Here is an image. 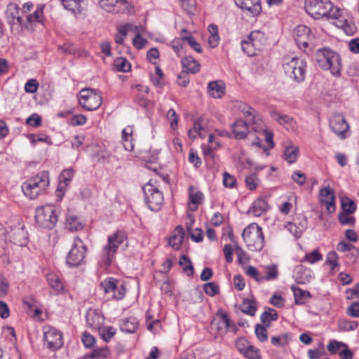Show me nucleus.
<instances>
[{"label": "nucleus", "instance_id": "603ef678", "mask_svg": "<svg viewBox=\"0 0 359 359\" xmlns=\"http://www.w3.org/2000/svg\"><path fill=\"white\" fill-rule=\"evenodd\" d=\"M311 34L304 35L300 38L296 39L295 41L297 45L300 49H303L304 51L306 48H309L310 45L312 44Z\"/></svg>", "mask_w": 359, "mask_h": 359}, {"label": "nucleus", "instance_id": "c85d7f7f", "mask_svg": "<svg viewBox=\"0 0 359 359\" xmlns=\"http://www.w3.org/2000/svg\"><path fill=\"white\" fill-rule=\"evenodd\" d=\"M204 127L203 126V119L201 118H198L194 124L193 128L189 130L188 135L190 139L195 140L198 135L201 137H205Z\"/></svg>", "mask_w": 359, "mask_h": 359}, {"label": "nucleus", "instance_id": "3c124183", "mask_svg": "<svg viewBox=\"0 0 359 359\" xmlns=\"http://www.w3.org/2000/svg\"><path fill=\"white\" fill-rule=\"evenodd\" d=\"M203 290L208 295L214 297L219 293V287L214 282H209L203 285Z\"/></svg>", "mask_w": 359, "mask_h": 359}, {"label": "nucleus", "instance_id": "4468645a", "mask_svg": "<svg viewBox=\"0 0 359 359\" xmlns=\"http://www.w3.org/2000/svg\"><path fill=\"white\" fill-rule=\"evenodd\" d=\"M100 7L109 13H125L128 8L126 0H99Z\"/></svg>", "mask_w": 359, "mask_h": 359}, {"label": "nucleus", "instance_id": "bf43d9fd", "mask_svg": "<svg viewBox=\"0 0 359 359\" xmlns=\"http://www.w3.org/2000/svg\"><path fill=\"white\" fill-rule=\"evenodd\" d=\"M289 338L288 334H284L283 336H274L271 339V344L276 346H284L287 344Z\"/></svg>", "mask_w": 359, "mask_h": 359}, {"label": "nucleus", "instance_id": "b1692460", "mask_svg": "<svg viewBox=\"0 0 359 359\" xmlns=\"http://www.w3.org/2000/svg\"><path fill=\"white\" fill-rule=\"evenodd\" d=\"M254 32H251L246 39L242 40L241 46L243 51L248 56H254L256 54Z\"/></svg>", "mask_w": 359, "mask_h": 359}, {"label": "nucleus", "instance_id": "c9c22d12", "mask_svg": "<svg viewBox=\"0 0 359 359\" xmlns=\"http://www.w3.org/2000/svg\"><path fill=\"white\" fill-rule=\"evenodd\" d=\"M298 155L299 149L294 146L287 147L283 153L284 159L289 163L296 162Z\"/></svg>", "mask_w": 359, "mask_h": 359}, {"label": "nucleus", "instance_id": "bb28decb", "mask_svg": "<svg viewBox=\"0 0 359 359\" xmlns=\"http://www.w3.org/2000/svg\"><path fill=\"white\" fill-rule=\"evenodd\" d=\"M277 311L271 308H266L265 311L261 314L260 320L266 327H270L271 321H275L278 319Z\"/></svg>", "mask_w": 359, "mask_h": 359}, {"label": "nucleus", "instance_id": "37998d69", "mask_svg": "<svg viewBox=\"0 0 359 359\" xmlns=\"http://www.w3.org/2000/svg\"><path fill=\"white\" fill-rule=\"evenodd\" d=\"M86 319L90 327L96 328L100 325V316L95 311L90 310L86 314Z\"/></svg>", "mask_w": 359, "mask_h": 359}, {"label": "nucleus", "instance_id": "13d9d810", "mask_svg": "<svg viewBox=\"0 0 359 359\" xmlns=\"http://www.w3.org/2000/svg\"><path fill=\"white\" fill-rule=\"evenodd\" d=\"M278 272L276 265H270L266 267V276H264L265 280H272L278 278Z\"/></svg>", "mask_w": 359, "mask_h": 359}, {"label": "nucleus", "instance_id": "7c9ffc66", "mask_svg": "<svg viewBox=\"0 0 359 359\" xmlns=\"http://www.w3.org/2000/svg\"><path fill=\"white\" fill-rule=\"evenodd\" d=\"M241 310L245 314L254 316L257 311V303L255 300L245 299L241 304Z\"/></svg>", "mask_w": 359, "mask_h": 359}, {"label": "nucleus", "instance_id": "f257e3e1", "mask_svg": "<svg viewBox=\"0 0 359 359\" xmlns=\"http://www.w3.org/2000/svg\"><path fill=\"white\" fill-rule=\"evenodd\" d=\"M306 12L315 19H339L341 11L334 7L329 0H306Z\"/></svg>", "mask_w": 359, "mask_h": 359}, {"label": "nucleus", "instance_id": "c756f323", "mask_svg": "<svg viewBox=\"0 0 359 359\" xmlns=\"http://www.w3.org/2000/svg\"><path fill=\"white\" fill-rule=\"evenodd\" d=\"M133 127L128 126L122 131V141L126 150L132 151L133 149V144H132V134Z\"/></svg>", "mask_w": 359, "mask_h": 359}, {"label": "nucleus", "instance_id": "338daca9", "mask_svg": "<svg viewBox=\"0 0 359 359\" xmlns=\"http://www.w3.org/2000/svg\"><path fill=\"white\" fill-rule=\"evenodd\" d=\"M39 83L36 79L28 80L25 85V90L27 93H34L37 91Z\"/></svg>", "mask_w": 359, "mask_h": 359}, {"label": "nucleus", "instance_id": "412c9836", "mask_svg": "<svg viewBox=\"0 0 359 359\" xmlns=\"http://www.w3.org/2000/svg\"><path fill=\"white\" fill-rule=\"evenodd\" d=\"M74 175V170L72 168L64 170L59 176V184L57 191H64L69 186Z\"/></svg>", "mask_w": 359, "mask_h": 359}, {"label": "nucleus", "instance_id": "c03bdc74", "mask_svg": "<svg viewBox=\"0 0 359 359\" xmlns=\"http://www.w3.org/2000/svg\"><path fill=\"white\" fill-rule=\"evenodd\" d=\"M189 194L190 202L195 205L194 208H191V209L192 210H196L197 208V205L201 203L203 198V194L201 191H195L194 187H189Z\"/></svg>", "mask_w": 359, "mask_h": 359}, {"label": "nucleus", "instance_id": "774afa93", "mask_svg": "<svg viewBox=\"0 0 359 359\" xmlns=\"http://www.w3.org/2000/svg\"><path fill=\"white\" fill-rule=\"evenodd\" d=\"M346 313L351 317H359V302H355L352 303L347 309Z\"/></svg>", "mask_w": 359, "mask_h": 359}, {"label": "nucleus", "instance_id": "4be33fe9", "mask_svg": "<svg viewBox=\"0 0 359 359\" xmlns=\"http://www.w3.org/2000/svg\"><path fill=\"white\" fill-rule=\"evenodd\" d=\"M269 208L268 202L264 198H257L254 201L252 205L249 210V212L256 217L261 216Z\"/></svg>", "mask_w": 359, "mask_h": 359}, {"label": "nucleus", "instance_id": "680f3d73", "mask_svg": "<svg viewBox=\"0 0 359 359\" xmlns=\"http://www.w3.org/2000/svg\"><path fill=\"white\" fill-rule=\"evenodd\" d=\"M322 259V255L317 250H313L311 253L306 254L304 257V259L311 264H313Z\"/></svg>", "mask_w": 359, "mask_h": 359}, {"label": "nucleus", "instance_id": "864d4df0", "mask_svg": "<svg viewBox=\"0 0 359 359\" xmlns=\"http://www.w3.org/2000/svg\"><path fill=\"white\" fill-rule=\"evenodd\" d=\"M245 186L249 190H255L257 187L259 182L257 174L252 173L245 177Z\"/></svg>", "mask_w": 359, "mask_h": 359}, {"label": "nucleus", "instance_id": "052dcab7", "mask_svg": "<svg viewBox=\"0 0 359 359\" xmlns=\"http://www.w3.org/2000/svg\"><path fill=\"white\" fill-rule=\"evenodd\" d=\"M223 184L228 188H233L236 184V180L233 175L227 172L223 173Z\"/></svg>", "mask_w": 359, "mask_h": 359}, {"label": "nucleus", "instance_id": "20e7f679", "mask_svg": "<svg viewBox=\"0 0 359 359\" xmlns=\"http://www.w3.org/2000/svg\"><path fill=\"white\" fill-rule=\"evenodd\" d=\"M60 208L52 204H47L37 208L35 211V221L39 226L48 229H53L57 221Z\"/></svg>", "mask_w": 359, "mask_h": 359}, {"label": "nucleus", "instance_id": "6ab92c4d", "mask_svg": "<svg viewBox=\"0 0 359 359\" xmlns=\"http://www.w3.org/2000/svg\"><path fill=\"white\" fill-rule=\"evenodd\" d=\"M182 66L184 70L187 74H196L199 72L201 65L199 62L196 60L192 56H186L181 60Z\"/></svg>", "mask_w": 359, "mask_h": 359}, {"label": "nucleus", "instance_id": "dca6fc26", "mask_svg": "<svg viewBox=\"0 0 359 359\" xmlns=\"http://www.w3.org/2000/svg\"><path fill=\"white\" fill-rule=\"evenodd\" d=\"M294 278L298 284L309 283L312 278V271L302 265L297 266L294 271Z\"/></svg>", "mask_w": 359, "mask_h": 359}, {"label": "nucleus", "instance_id": "aec40b11", "mask_svg": "<svg viewBox=\"0 0 359 359\" xmlns=\"http://www.w3.org/2000/svg\"><path fill=\"white\" fill-rule=\"evenodd\" d=\"M208 91L214 98H221L225 93L224 84L221 81H210L208 85Z\"/></svg>", "mask_w": 359, "mask_h": 359}, {"label": "nucleus", "instance_id": "a19ab883", "mask_svg": "<svg viewBox=\"0 0 359 359\" xmlns=\"http://www.w3.org/2000/svg\"><path fill=\"white\" fill-rule=\"evenodd\" d=\"M341 205L344 212L346 214H353L356 210L355 202L346 196L341 198Z\"/></svg>", "mask_w": 359, "mask_h": 359}, {"label": "nucleus", "instance_id": "a211bd4d", "mask_svg": "<svg viewBox=\"0 0 359 359\" xmlns=\"http://www.w3.org/2000/svg\"><path fill=\"white\" fill-rule=\"evenodd\" d=\"M9 237L11 241L16 245L24 246L27 243V233L23 228L13 229Z\"/></svg>", "mask_w": 359, "mask_h": 359}, {"label": "nucleus", "instance_id": "ea45409f", "mask_svg": "<svg viewBox=\"0 0 359 359\" xmlns=\"http://www.w3.org/2000/svg\"><path fill=\"white\" fill-rule=\"evenodd\" d=\"M358 326L356 321L339 319L338 320V327L339 331L348 332L355 330Z\"/></svg>", "mask_w": 359, "mask_h": 359}, {"label": "nucleus", "instance_id": "9d476101", "mask_svg": "<svg viewBox=\"0 0 359 359\" xmlns=\"http://www.w3.org/2000/svg\"><path fill=\"white\" fill-rule=\"evenodd\" d=\"M86 252L87 247L83 241L80 238L76 237L67 256V264L72 267L79 266L83 262Z\"/></svg>", "mask_w": 359, "mask_h": 359}, {"label": "nucleus", "instance_id": "e2e57ef3", "mask_svg": "<svg viewBox=\"0 0 359 359\" xmlns=\"http://www.w3.org/2000/svg\"><path fill=\"white\" fill-rule=\"evenodd\" d=\"M116 334V329L112 326L104 327L101 335L104 341H109Z\"/></svg>", "mask_w": 359, "mask_h": 359}, {"label": "nucleus", "instance_id": "6e6552de", "mask_svg": "<svg viewBox=\"0 0 359 359\" xmlns=\"http://www.w3.org/2000/svg\"><path fill=\"white\" fill-rule=\"evenodd\" d=\"M142 189L144 202L148 208L156 212L161 210L164 201L163 194L151 183V180L147 183Z\"/></svg>", "mask_w": 359, "mask_h": 359}, {"label": "nucleus", "instance_id": "4c0bfd02", "mask_svg": "<svg viewBox=\"0 0 359 359\" xmlns=\"http://www.w3.org/2000/svg\"><path fill=\"white\" fill-rule=\"evenodd\" d=\"M252 129L255 132L262 133V135L264 137L265 142L268 144L270 148H273L274 147V142L273 141V133L264 129L262 126V123L257 126H252Z\"/></svg>", "mask_w": 359, "mask_h": 359}, {"label": "nucleus", "instance_id": "a878e982", "mask_svg": "<svg viewBox=\"0 0 359 359\" xmlns=\"http://www.w3.org/2000/svg\"><path fill=\"white\" fill-rule=\"evenodd\" d=\"M20 13V8L19 6L14 3H10L7 7L6 11V18L7 22L13 26L15 25V17Z\"/></svg>", "mask_w": 359, "mask_h": 359}, {"label": "nucleus", "instance_id": "72a5a7b5", "mask_svg": "<svg viewBox=\"0 0 359 359\" xmlns=\"http://www.w3.org/2000/svg\"><path fill=\"white\" fill-rule=\"evenodd\" d=\"M306 219L305 217L303 218V223L302 226H298L296 223L294 222H289L286 227L287 228L288 231L296 238H299L301 237L303 231L306 228Z\"/></svg>", "mask_w": 359, "mask_h": 359}, {"label": "nucleus", "instance_id": "1a4fd4ad", "mask_svg": "<svg viewBox=\"0 0 359 359\" xmlns=\"http://www.w3.org/2000/svg\"><path fill=\"white\" fill-rule=\"evenodd\" d=\"M102 102V97L99 90L83 88L79 92V103L87 111L96 110Z\"/></svg>", "mask_w": 359, "mask_h": 359}, {"label": "nucleus", "instance_id": "49530a36", "mask_svg": "<svg viewBox=\"0 0 359 359\" xmlns=\"http://www.w3.org/2000/svg\"><path fill=\"white\" fill-rule=\"evenodd\" d=\"M114 66L118 72H127L130 70V63L123 57H118L114 61Z\"/></svg>", "mask_w": 359, "mask_h": 359}, {"label": "nucleus", "instance_id": "7ed1b4c3", "mask_svg": "<svg viewBox=\"0 0 359 359\" xmlns=\"http://www.w3.org/2000/svg\"><path fill=\"white\" fill-rule=\"evenodd\" d=\"M48 184V172L43 171L23 182L22 190L27 197L35 199L45 191Z\"/></svg>", "mask_w": 359, "mask_h": 359}, {"label": "nucleus", "instance_id": "e433bc0d", "mask_svg": "<svg viewBox=\"0 0 359 359\" xmlns=\"http://www.w3.org/2000/svg\"><path fill=\"white\" fill-rule=\"evenodd\" d=\"M44 6L40 5L37 7L34 13L29 14L27 16V22L33 27V25L37 22H41V18L43 15Z\"/></svg>", "mask_w": 359, "mask_h": 359}, {"label": "nucleus", "instance_id": "58836bf2", "mask_svg": "<svg viewBox=\"0 0 359 359\" xmlns=\"http://www.w3.org/2000/svg\"><path fill=\"white\" fill-rule=\"evenodd\" d=\"M109 350L108 347L104 346L102 348H97L92 351V352L86 355V358H95V359H105L109 355Z\"/></svg>", "mask_w": 359, "mask_h": 359}, {"label": "nucleus", "instance_id": "79ce46f5", "mask_svg": "<svg viewBox=\"0 0 359 359\" xmlns=\"http://www.w3.org/2000/svg\"><path fill=\"white\" fill-rule=\"evenodd\" d=\"M180 265L182 267L183 271L188 276H191L194 273V266L191 259L186 255H182L179 262Z\"/></svg>", "mask_w": 359, "mask_h": 359}, {"label": "nucleus", "instance_id": "9b49d317", "mask_svg": "<svg viewBox=\"0 0 359 359\" xmlns=\"http://www.w3.org/2000/svg\"><path fill=\"white\" fill-rule=\"evenodd\" d=\"M43 340L50 351H56L63 346L62 332L51 326L43 327Z\"/></svg>", "mask_w": 359, "mask_h": 359}, {"label": "nucleus", "instance_id": "f8f14e48", "mask_svg": "<svg viewBox=\"0 0 359 359\" xmlns=\"http://www.w3.org/2000/svg\"><path fill=\"white\" fill-rule=\"evenodd\" d=\"M101 287L105 293H112V298L116 300L122 299L126 293V287L123 284L118 285V280L114 278H109L103 280Z\"/></svg>", "mask_w": 359, "mask_h": 359}, {"label": "nucleus", "instance_id": "2f4dec72", "mask_svg": "<svg viewBox=\"0 0 359 359\" xmlns=\"http://www.w3.org/2000/svg\"><path fill=\"white\" fill-rule=\"evenodd\" d=\"M83 227L82 223L79 221L77 216L68 215L66 218V228L71 231H79Z\"/></svg>", "mask_w": 359, "mask_h": 359}, {"label": "nucleus", "instance_id": "4d7b16f0", "mask_svg": "<svg viewBox=\"0 0 359 359\" xmlns=\"http://www.w3.org/2000/svg\"><path fill=\"white\" fill-rule=\"evenodd\" d=\"M182 39L186 41L188 44L197 53H201L202 52V48L201 45L195 40L194 36L191 34L188 36H182Z\"/></svg>", "mask_w": 359, "mask_h": 359}, {"label": "nucleus", "instance_id": "f03ea898", "mask_svg": "<svg viewBox=\"0 0 359 359\" xmlns=\"http://www.w3.org/2000/svg\"><path fill=\"white\" fill-rule=\"evenodd\" d=\"M318 66L325 70L330 69L331 73L336 76L341 74V65L339 55L328 48L318 49L315 54Z\"/></svg>", "mask_w": 359, "mask_h": 359}, {"label": "nucleus", "instance_id": "2eb2a0df", "mask_svg": "<svg viewBox=\"0 0 359 359\" xmlns=\"http://www.w3.org/2000/svg\"><path fill=\"white\" fill-rule=\"evenodd\" d=\"M236 6L246 10L253 16H258L262 12L261 0H234Z\"/></svg>", "mask_w": 359, "mask_h": 359}, {"label": "nucleus", "instance_id": "0eeeda50", "mask_svg": "<svg viewBox=\"0 0 359 359\" xmlns=\"http://www.w3.org/2000/svg\"><path fill=\"white\" fill-rule=\"evenodd\" d=\"M306 67V62L297 57H294L290 61L283 64L285 74L297 83L304 80Z\"/></svg>", "mask_w": 359, "mask_h": 359}, {"label": "nucleus", "instance_id": "ddd939ff", "mask_svg": "<svg viewBox=\"0 0 359 359\" xmlns=\"http://www.w3.org/2000/svg\"><path fill=\"white\" fill-rule=\"evenodd\" d=\"M329 126L332 131L341 140L346 137L345 134L349 129V126L344 116L338 113L333 114L330 119Z\"/></svg>", "mask_w": 359, "mask_h": 359}, {"label": "nucleus", "instance_id": "f3484780", "mask_svg": "<svg viewBox=\"0 0 359 359\" xmlns=\"http://www.w3.org/2000/svg\"><path fill=\"white\" fill-rule=\"evenodd\" d=\"M250 124L242 120L236 121L232 126L234 137L237 140L245 139L249 133Z\"/></svg>", "mask_w": 359, "mask_h": 359}, {"label": "nucleus", "instance_id": "423d86ee", "mask_svg": "<svg viewBox=\"0 0 359 359\" xmlns=\"http://www.w3.org/2000/svg\"><path fill=\"white\" fill-rule=\"evenodd\" d=\"M242 237L249 250L260 251L264 247V237L261 226L252 223L244 229Z\"/></svg>", "mask_w": 359, "mask_h": 359}, {"label": "nucleus", "instance_id": "cd10ccee", "mask_svg": "<svg viewBox=\"0 0 359 359\" xmlns=\"http://www.w3.org/2000/svg\"><path fill=\"white\" fill-rule=\"evenodd\" d=\"M138 325V322L135 318H128L122 320L120 325V330L126 333H134Z\"/></svg>", "mask_w": 359, "mask_h": 359}, {"label": "nucleus", "instance_id": "473e14b6", "mask_svg": "<svg viewBox=\"0 0 359 359\" xmlns=\"http://www.w3.org/2000/svg\"><path fill=\"white\" fill-rule=\"evenodd\" d=\"M208 30L210 34L208 38V43L211 48H215L218 46L220 39L218 33V27L215 24H210L208 26Z\"/></svg>", "mask_w": 359, "mask_h": 359}, {"label": "nucleus", "instance_id": "39448f33", "mask_svg": "<svg viewBox=\"0 0 359 359\" xmlns=\"http://www.w3.org/2000/svg\"><path fill=\"white\" fill-rule=\"evenodd\" d=\"M127 241V233L124 231H117L109 236L107 244L103 248L101 260L107 266H109L113 260L117 249Z\"/></svg>", "mask_w": 359, "mask_h": 359}, {"label": "nucleus", "instance_id": "09e8293b", "mask_svg": "<svg viewBox=\"0 0 359 359\" xmlns=\"http://www.w3.org/2000/svg\"><path fill=\"white\" fill-rule=\"evenodd\" d=\"M47 280L50 286L57 291H60L63 288V285L61 280L54 273H49L47 276Z\"/></svg>", "mask_w": 359, "mask_h": 359}, {"label": "nucleus", "instance_id": "a18cd8bd", "mask_svg": "<svg viewBox=\"0 0 359 359\" xmlns=\"http://www.w3.org/2000/svg\"><path fill=\"white\" fill-rule=\"evenodd\" d=\"M243 111L246 118L250 117V119L248 121V123L250 125H253L252 126H257L262 123L261 119L256 117L255 115L253 114L254 109L252 107H247L246 109H243Z\"/></svg>", "mask_w": 359, "mask_h": 359}, {"label": "nucleus", "instance_id": "5701e85b", "mask_svg": "<svg viewBox=\"0 0 359 359\" xmlns=\"http://www.w3.org/2000/svg\"><path fill=\"white\" fill-rule=\"evenodd\" d=\"M217 316L221 318L218 322L217 330L219 334H223L230 327V319L227 313L222 309L217 311Z\"/></svg>", "mask_w": 359, "mask_h": 359}, {"label": "nucleus", "instance_id": "8fccbe9b", "mask_svg": "<svg viewBox=\"0 0 359 359\" xmlns=\"http://www.w3.org/2000/svg\"><path fill=\"white\" fill-rule=\"evenodd\" d=\"M269 327H266L265 325H262L259 324L256 325L255 332L257 337V339L261 341L264 342L268 339V333L266 331V328Z\"/></svg>", "mask_w": 359, "mask_h": 359}, {"label": "nucleus", "instance_id": "69168bd1", "mask_svg": "<svg viewBox=\"0 0 359 359\" xmlns=\"http://www.w3.org/2000/svg\"><path fill=\"white\" fill-rule=\"evenodd\" d=\"M183 240L184 238L182 236L174 233L169 239V244L172 247V248L178 250L180 248Z\"/></svg>", "mask_w": 359, "mask_h": 359}, {"label": "nucleus", "instance_id": "f704fd0d", "mask_svg": "<svg viewBox=\"0 0 359 359\" xmlns=\"http://www.w3.org/2000/svg\"><path fill=\"white\" fill-rule=\"evenodd\" d=\"M337 26L341 29L347 35L352 36L356 32V26L351 20H339Z\"/></svg>", "mask_w": 359, "mask_h": 359}, {"label": "nucleus", "instance_id": "5fc2aeb1", "mask_svg": "<svg viewBox=\"0 0 359 359\" xmlns=\"http://www.w3.org/2000/svg\"><path fill=\"white\" fill-rule=\"evenodd\" d=\"M245 273L255 279L258 283L264 280V276L259 273L258 270L255 266H248L245 270Z\"/></svg>", "mask_w": 359, "mask_h": 359}, {"label": "nucleus", "instance_id": "6e6d98bb", "mask_svg": "<svg viewBox=\"0 0 359 359\" xmlns=\"http://www.w3.org/2000/svg\"><path fill=\"white\" fill-rule=\"evenodd\" d=\"M341 347L347 348V345L341 341L331 340L327 345V350L332 354H336Z\"/></svg>", "mask_w": 359, "mask_h": 359}, {"label": "nucleus", "instance_id": "0e129e2a", "mask_svg": "<svg viewBox=\"0 0 359 359\" xmlns=\"http://www.w3.org/2000/svg\"><path fill=\"white\" fill-rule=\"evenodd\" d=\"M243 353L249 359L260 358V356L259 355V349L251 345L247 346L246 350Z\"/></svg>", "mask_w": 359, "mask_h": 359}, {"label": "nucleus", "instance_id": "393cba45", "mask_svg": "<svg viewBox=\"0 0 359 359\" xmlns=\"http://www.w3.org/2000/svg\"><path fill=\"white\" fill-rule=\"evenodd\" d=\"M291 290L294 293V302L296 304H304L306 302L307 299L311 297V294L309 291L303 290L295 285H292Z\"/></svg>", "mask_w": 359, "mask_h": 359}, {"label": "nucleus", "instance_id": "de8ad7c7", "mask_svg": "<svg viewBox=\"0 0 359 359\" xmlns=\"http://www.w3.org/2000/svg\"><path fill=\"white\" fill-rule=\"evenodd\" d=\"M270 114L273 119L278 121L281 125L290 123L292 121V118L290 117L288 115L282 114L281 113L277 111H271Z\"/></svg>", "mask_w": 359, "mask_h": 359}]
</instances>
